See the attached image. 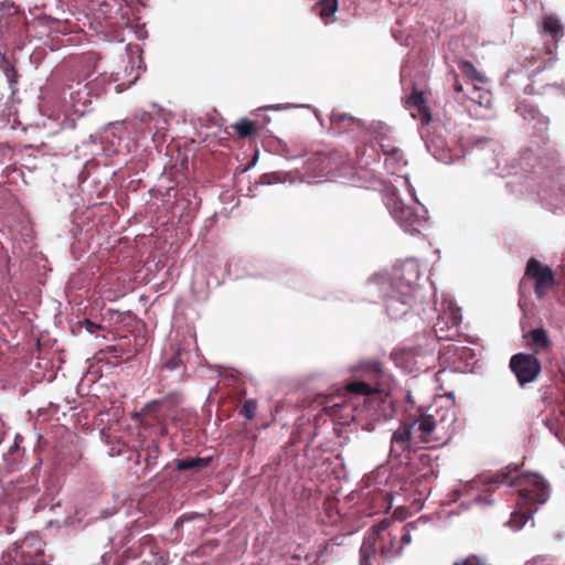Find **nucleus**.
Wrapping results in <instances>:
<instances>
[{"instance_id": "nucleus-1", "label": "nucleus", "mask_w": 565, "mask_h": 565, "mask_svg": "<svg viewBox=\"0 0 565 565\" xmlns=\"http://www.w3.org/2000/svg\"><path fill=\"white\" fill-rule=\"evenodd\" d=\"M406 419L418 446L425 444L429 448H436L449 438L448 431L455 423V412L449 407H430Z\"/></svg>"}, {"instance_id": "nucleus-2", "label": "nucleus", "mask_w": 565, "mask_h": 565, "mask_svg": "<svg viewBox=\"0 0 565 565\" xmlns=\"http://www.w3.org/2000/svg\"><path fill=\"white\" fill-rule=\"evenodd\" d=\"M518 467L513 469L498 471L492 475H481L478 482L486 487L488 491L493 490V486L508 483L511 487L519 488V495L522 504H543L548 499V487L543 478L535 473H524L511 477Z\"/></svg>"}, {"instance_id": "nucleus-3", "label": "nucleus", "mask_w": 565, "mask_h": 565, "mask_svg": "<svg viewBox=\"0 0 565 565\" xmlns=\"http://www.w3.org/2000/svg\"><path fill=\"white\" fill-rule=\"evenodd\" d=\"M356 371L369 382L363 380H355L345 386L347 393L356 396H366L371 405H377L383 414L392 408V399L387 393L380 390L379 382L384 375V369L381 361L371 359L370 361L362 362Z\"/></svg>"}, {"instance_id": "nucleus-4", "label": "nucleus", "mask_w": 565, "mask_h": 565, "mask_svg": "<svg viewBox=\"0 0 565 565\" xmlns=\"http://www.w3.org/2000/svg\"><path fill=\"white\" fill-rule=\"evenodd\" d=\"M397 281H391V291L386 299V310L392 317H402L407 310H398L397 303L403 306L413 307L417 303H423L425 296L423 288L419 285L412 284L409 287L398 286Z\"/></svg>"}, {"instance_id": "nucleus-5", "label": "nucleus", "mask_w": 565, "mask_h": 565, "mask_svg": "<svg viewBox=\"0 0 565 565\" xmlns=\"http://www.w3.org/2000/svg\"><path fill=\"white\" fill-rule=\"evenodd\" d=\"M509 367L522 387L536 381L542 372L540 360L534 354L523 352L511 356Z\"/></svg>"}, {"instance_id": "nucleus-6", "label": "nucleus", "mask_w": 565, "mask_h": 565, "mask_svg": "<svg viewBox=\"0 0 565 565\" xmlns=\"http://www.w3.org/2000/svg\"><path fill=\"white\" fill-rule=\"evenodd\" d=\"M179 403V395L172 394L167 398L153 401L145 406L139 414V423L145 427L161 426L171 408Z\"/></svg>"}, {"instance_id": "nucleus-7", "label": "nucleus", "mask_w": 565, "mask_h": 565, "mask_svg": "<svg viewBox=\"0 0 565 565\" xmlns=\"http://www.w3.org/2000/svg\"><path fill=\"white\" fill-rule=\"evenodd\" d=\"M525 276L534 281V291L539 299H544L555 284L552 268L543 265L536 258L529 259Z\"/></svg>"}, {"instance_id": "nucleus-8", "label": "nucleus", "mask_w": 565, "mask_h": 565, "mask_svg": "<svg viewBox=\"0 0 565 565\" xmlns=\"http://www.w3.org/2000/svg\"><path fill=\"white\" fill-rule=\"evenodd\" d=\"M318 173L326 177H341L350 169L348 156L340 151H332L328 154H319L316 159Z\"/></svg>"}, {"instance_id": "nucleus-9", "label": "nucleus", "mask_w": 565, "mask_h": 565, "mask_svg": "<svg viewBox=\"0 0 565 565\" xmlns=\"http://www.w3.org/2000/svg\"><path fill=\"white\" fill-rule=\"evenodd\" d=\"M392 216L401 224L406 232H418L417 225L422 223L420 216L414 207L405 205L398 198L392 196L387 201Z\"/></svg>"}, {"instance_id": "nucleus-10", "label": "nucleus", "mask_w": 565, "mask_h": 565, "mask_svg": "<svg viewBox=\"0 0 565 565\" xmlns=\"http://www.w3.org/2000/svg\"><path fill=\"white\" fill-rule=\"evenodd\" d=\"M44 550L40 541L34 537H25L14 543V558L22 565H39L43 563Z\"/></svg>"}, {"instance_id": "nucleus-11", "label": "nucleus", "mask_w": 565, "mask_h": 565, "mask_svg": "<svg viewBox=\"0 0 565 565\" xmlns=\"http://www.w3.org/2000/svg\"><path fill=\"white\" fill-rule=\"evenodd\" d=\"M417 447L412 428L405 419L392 435L390 452L392 456L401 457L404 452H409Z\"/></svg>"}, {"instance_id": "nucleus-12", "label": "nucleus", "mask_w": 565, "mask_h": 565, "mask_svg": "<svg viewBox=\"0 0 565 565\" xmlns=\"http://www.w3.org/2000/svg\"><path fill=\"white\" fill-rule=\"evenodd\" d=\"M461 321L459 309H451L449 313H444L434 324V332L439 340H450L457 334V328Z\"/></svg>"}, {"instance_id": "nucleus-13", "label": "nucleus", "mask_w": 565, "mask_h": 565, "mask_svg": "<svg viewBox=\"0 0 565 565\" xmlns=\"http://www.w3.org/2000/svg\"><path fill=\"white\" fill-rule=\"evenodd\" d=\"M523 337L526 341V348L531 350L530 354H534V356H536L552 351L553 343L544 328H534Z\"/></svg>"}, {"instance_id": "nucleus-14", "label": "nucleus", "mask_w": 565, "mask_h": 565, "mask_svg": "<svg viewBox=\"0 0 565 565\" xmlns=\"http://www.w3.org/2000/svg\"><path fill=\"white\" fill-rule=\"evenodd\" d=\"M420 278L419 264L415 259L405 260L399 267L394 269L392 281H397L398 286L409 287L412 284L419 285Z\"/></svg>"}, {"instance_id": "nucleus-15", "label": "nucleus", "mask_w": 565, "mask_h": 565, "mask_svg": "<svg viewBox=\"0 0 565 565\" xmlns=\"http://www.w3.org/2000/svg\"><path fill=\"white\" fill-rule=\"evenodd\" d=\"M352 411L351 404L342 395L328 397L323 403V412L334 420H348L352 417Z\"/></svg>"}, {"instance_id": "nucleus-16", "label": "nucleus", "mask_w": 565, "mask_h": 565, "mask_svg": "<svg viewBox=\"0 0 565 565\" xmlns=\"http://www.w3.org/2000/svg\"><path fill=\"white\" fill-rule=\"evenodd\" d=\"M405 104L407 108L416 109L417 114L412 113V116L415 118L417 117L423 125H428L430 122L431 114L423 92L414 89L407 97Z\"/></svg>"}, {"instance_id": "nucleus-17", "label": "nucleus", "mask_w": 565, "mask_h": 565, "mask_svg": "<svg viewBox=\"0 0 565 565\" xmlns=\"http://www.w3.org/2000/svg\"><path fill=\"white\" fill-rule=\"evenodd\" d=\"M99 55L96 52L89 51L81 54L76 58L77 76L83 81H89L95 73H97Z\"/></svg>"}, {"instance_id": "nucleus-18", "label": "nucleus", "mask_w": 565, "mask_h": 565, "mask_svg": "<svg viewBox=\"0 0 565 565\" xmlns=\"http://www.w3.org/2000/svg\"><path fill=\"white\" fill-rule=\"evenodd\" d=\"M70 97L72 102V106L75 111L84 113L86 107L90 104L89 92L85 86H81V83H76V85H70Z\"/></svg>"}, {"instance_id": "nucleus-19", "label": "nucleus", "mask_w": 565, "mask_h": 565, "mask_svg": "<svg viewBox=\"0 0 565 565\" xmlns=\"http://www.w3.org/2000/svg\"><path fill=\"white\" fill-rule=\"evenodd\" d=\"M331 124L339 132L351 130L355 127H361V121L347 114L332 113L330 117Z\"/></svg>"}, {"instance_id": "nucleus-20", "label": "nucleus", "mask_w": 565, "mask_h": 565, "mask_svg": "<svg viewBox=\"0 0 565 565\" xmlns=\"http://www.w3.org/2000/svg\"><path fill=\"white\" fill-rule=\"evenodd\" d=\"M406 166V160L399 148L385 149V167L391 173H397Z\"/></svg>"}, {"instance_id": "nucleus-21", "label": "nucleus", "mask_w": 565, "mask_h": 565, "mask_svg": "<svg viewBox=\"0 0 565 565\" xmlns=\"http://www.w3.org/2000/svg\"><path fill=\"white\" fill-rule=\"evenodd\" d=\"M318 14L326 24L334 22L338 10V0H320L317 3Z\"/></svg>"}, {"instance_id": "nucleus-22", "label": "nucleus", "mask_w": 565, "mask_h": 565, "mask_svg": "<svg viewBox=\"0 0 565 565\" xmlns=\"http://www.w3.org/2000/svg\"><path fill=\"white\" fill-rule=\"evenodd\" d=\"M516 111L525 119V120H535L537 119V121L540 124H542L543 126H547L548 124V119L547 117L543 116L540 114V111L537 110V108L531 104H527L525 102H522L519 104L518 108H516Z\"/></svg>"}, {"instance_id": "nucleus-23", "label": "nucleus", "mask_w": 565, "mask_h": 565, "mask_svg": "<svg viewBox=\"0 0 565 565\" xmlns=\"http://www.w3.org/2000/svg\"><path fill=\"white\" fill-rule=\"evenodd\" d=\"M211 460H212L211 457H209V458L194 457V458L180 459L177 462V469L180 471L192 470V471L196 472V471L202 470L203 468H206L210 465Z\"/></svg>"}, {"instance_id": "nucleus-24", "label": "nucleus", "mask_w": 565, "mask_h": 565, "mask_svg": "<svg viewBox=\"0 0 565 565\" xmlns=\"http://www.w3.org/2000/svg\"><path fill=\"white\" fill-rule=\"evenodd\" d=\"M395 364L403 367L404 370L411 372L414 365V352L412 349H401L393 351L391 354Z\"/></svg>"}, {"instance_id": "nucleus-25", "label": "nucleus", "mask_w": 565, "mask_h": 565, "mask_svg": "<svg viewBox=\"0 0 565 565\" xmlns=\"http://www.w3.org/2000/svg\"><path fill=\"white\" fill-rule=\"evenodd\" d=\"M543 30L545 33H548L554 40L563 36V26L558 20V18L554 14H548L543 18Z\"/></svg>"}, {"instance_id": "nucleus-26", "label": "nucleus", "mask_w": 565, "mask_h": 565, "mask_svg": "<svg viewBox=\"0 0 565 565\" xmlns=\"http://www.w3.org/2000/svg\"><path fill=\"white\" fill-rule=\"evenodd\" d=\"M233 129L239 138L244 139L256 135L258 126L255 121L249 120L247 118H243L238 122L233 125Z\"/></svg>"}, {"instance_id": "nucleus-27", "label": "nucleus", "mask_w": 565, "mask_h": 565, "mask_svg": "<svg viewBox=\"0 0 565 565\" xmlns=\"http://www.w3.org/2000/svg\"><path fill=\"white\" fill-rule=\"evenodd\" d=\"M376 553V537L369 535L364 537L360 547V557L372 558Z\"/></svg>"}, {"instance_id": "nucleus-28", "label": "nucleus", "mask_w": 565, "mask_h": 565, "mask_svg": "<svg viewBox=\"0 0 565 565\" xmlns=\"http://www.w3.org/2000/svg\"><path fill=\"white\" fill-rule=\"evenodd\" d=\"M452 565H490L483 556L470 554L466 557L457 559Z\"/></svg>"}, {"instance_id": "nucleus-29", "label": "nucleus", "mask_w": 565, "mask_h": 565, "mask_svg": "<svg viewBox=\"0 0 565 565\" xmlns=\"http://www.w3.org/2000/svg\"><path fill=\"white\" fill-rule=\"evenodd\" d=\"M257 409V402L255 399H246L244 401L239 414L244 416L247 420H252L255 417Z\"/></svg>"}, {"instance_id": "nucleus-30", "label": "nucleus", "mask_w": 565, "mask_h": 565, "mask_svg": "<svg viewBox=\"0 0 565 565\" xmlns=\"http://www.w3.org/2000/svg\"><path fill=\"white\" fill-rule=\"evenodd\" d=\"M460 70L465 75L471 78L476 77L477 70L475 68L473 64L470 63L469 61H462L460 63Z\"/></svg>"}, {"instance_id": "nucleus-31", "label": "nucleus", "mask_w": 565, "mask_h": 565, "mask_svg": "<svg viewBox=\"0 0 565 565\" xmlns=\"http://www.w3.org/2000/svg\"><path fill=\"white\" fill-rule=\"evenodd\" d=\"M181 359L180 355L177 353L173 356H171L164 364V366L169 370H175L180 366Z\"/></svg>"}, {"instance_id": "nucleus-32", "label": "nucleus", "mask_w": 565, "mask_h": 565, "mask_svg": "<svg viewBox=\"0 0 565 565\" xmlns=\"http://www.w3.org/2000/svg\"><path fill=\"white\" fill-rule=\"evenodd\" d=\"M388 524H390V522L384 520V521L380 522L379 524L373 525L371 527L372 533L370 535H374L376 537V535H380L381 532L385 531L388 527Z\"/></svg>"}, {"instance_id": "nucleus-33", "label": "nucleus", "mask_w": 565, "mask_h": 565, "mask_svg": "<svg viewBox=\"0 0 565 565\" xmlns=\"http://www.w3.org/2000/svg\"><path fill=\"white\" fill-rule=\"evenodd\" d=\"M454 89H455L456 92H462V85H461V83L459 82V78H458V75H457V74H455V75H454Z\"/></svg>"}, {"instance_id": "nucleus-34", "label": "nucleus", "mask_w": 565, "mask_h": 565, "mask_svg": "<svg viewBox=\"0 0 565 565\" xmlns=\"http://www.w3.org/2000/svg\"><path fill=\"white\" fill-rule=\"evenodd\" d=\"M17 74L13 66H9L7 67L6 70V75L7 77L9 78L10 82H12V77Z\"/></svg>"}, {"instance_id": "nucleus-35", "label": "nucleus", "mask_w": 565, "mask_h": 565, "mask_svg": "<svg viewBox=\"0 0 565 565\" xmlns=\"http://www.w3.org/2000/svg\"><path fill=\"white\" fill-rule=\"evenodd\" d=\"M401 541L403 544H408L411 542V534L408 531L404 530V533L401 536Z\"/></svg>"}, {"instance_id": "nucleus-36", "label": "nucleus", "mask_w": 565, "mask_h": 565, "mask_svg": "<svg viewBox=\"0 0 565 565\" xmlns=\"http://www.w3.org/2000/svg\"><path fill=\"white\" fill-rule=\"evenodd\" d=\"M476 502L478 503H484V504H490L491 503V500L489 499V497H481V495H478L476 498Z\"/></svg>"}, {"instance_id": "nucleus-37", "label": "nucleus", "mask_w": 565, "mask_h": 565, "mask_svg": "<svg viewBox=\"0 0 565 565\" xmlns=\"http://www.w3.org/2000/svg\"><path fill=\"white\" fill-rule=\"evenodd\" d=\"M380 147H381V151H382L384 154H385V149H395V148H396L395 146H392V145H390V143H385V142H382V143L380 145Z\"/></svg>"}, {"instance_id": "nucleus-38", "label": "nucleus", "mask_w": 565, "mask_h": 565, "mask_svg": "<svg viewBox=\"0 0 565 565\" xmlns=\"http://www.w3.org/2000/svg\"><path fill=\"white\" fill-rule=\"evenodd\" d=\"M372 558L360 557V565H372Z\"/></svg>"}, {"instance_id": "nucleus-39", "label": "nucleus", "mask_w": 565, "mask_h": 565, "mask_svg": "<svg viewBox=\"0 0 565 565\" xmlns=\"http://www.w3.org/2000/svg\"><path fill=\"white\" fill-rule=\"evenodd\" d=\"M154 451H156V452H158V451H159L158 446H154Z\"/></svg>"}]
</instances>
